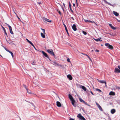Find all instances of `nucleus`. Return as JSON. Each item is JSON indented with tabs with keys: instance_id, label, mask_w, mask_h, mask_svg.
I'll return each mask as SVG.
<instances>
[{
	"instance_id": "nucleus-50",
	"label": "nucleus",
	"mask_w": 120,
	"mask_h": 120,
	"mask_svg": "<svg viewBox=\"0 0 120 120\" xmlns=\"http://www.w3.org/2000/svg\"><path fill=\"white\" fill-rule=\"evenodd\" d=\"M88 57L89 58V59H90V60L91 61V58L89 57V56H88Z\"/></svg>"
},
{
	"instance_id": "nucleus-42",
	"label": "nucleus",
	"mask_w": 120,
	"mask_h": 120,
	"mask_svg": "<svg viewBox=\"0 0 120 120\" xmlns=\"http://www.w3.org/2000/svg\"><path fill=\"white\" fill-rule=\"evenodd\" d=\"M109 26H110L111 27L112 26V25L111 24H109Z\"/></svg>"
},
{
	"instance_id": "nucleus-35",
	"label": "nucleus",
	"mask_w": 120,
	"mask_h": 120,
	"mask_svg": "<svg viewBox=\"0 0 120 120\" xmlns=\"http://www.w3.org/2000/svg\"><path fill=\"white\" fill-rule=\"evenodd\" d=\"M96 90L97 91H98L100 92H101V90H100L98 89H96Z\"/></svg>"
},
{
	"instance_id": "nucleus-47",
	"label": "nucleus",
	"mask_w": 120,
	"mask_h": 120,
	"mask_svg": "<svg viewBox=\"0 0 120 120\" xmlns=\"http://www.w3.org/2000/svg\"><path fill=\"white\" fill-rule=\"evenodd\" d=\"M38 3V4L40 5V4H41V2H39Z\"/></svg>"
},
{
	"instance_id": "nucleus-19",
	"label": "nucleus",
	"mask_w": 120,
	"mask_h": 120,
	"mask_svg": "<svg viewBox=\"0 0 120 120\" xmlns=\"http://www.w3.org/2000/svg\"><path fill=\"white\" fill-rule=\"evenodd\" d=\"M113 13L114 14V15L117 16L119 15V14L118 13H117V12L115 11H113Z\"/></svg>"
},
{
	"instance_id": "nucleus-16",
	"label": "nucleus",
	"mask_w": 120,
	"mask_h": 120,
	"mask_svg": "<svg viewBox=\"0 0 120 120\" xmlns=\"http://www.w3.org/2000/svg\"><path fill=\"white\" fill-rule=\"evenodd\" d=\"M101 38H98L97 39H95L94 38V39L96 41H102V40H101Z\"/></svg>"
},
{
	"instance_id": "nucleus-39",
	"label": "nucleus",
	"mask_w": 120,
	"mask_h": 120,
	"mask_svg": "<svg viewBox=\"0 0 120 120\" xmlns=\"http://www.w3.org/2000/svg\"><path fill=\"white\" fill-rule=\"evenodd\" d=\"M10 53H11V56H12L13 57V56H14V55H13V53L12 52H11Z\"/></svg>"
},
{
	"instance_id": "nucleus-18",
	"label": "nucleus",
	"mask_w": 120,
	"mask_h": 120,
	"mask_svg": "<svg viewBox=\"0 0 120 120\" xmlns=\"http://www.w3.org/2000/svg\"><path fill=\"white\" fill-rule=\"evenodd\" d=\"M116 110L115 109H112L111 111V112L112 114H113L115 112Z\"/></svg>"
},
{
	"instance_id": "nucleus-5",
	"label": "nucleus",
	"mask_w": 120,
	"mask_h": 120,
	"mask_svg": "<svg viewBox=\"0 0 120 120\" xmlns=\"http://www.w3.org/2000/svg\"><path fill=\"white\" fill-rule=\"evenodd\" d=\"M41 52L42 53L43 55H44L45 56L48 58H49V57L48 56L47 54L46 53L43 51H41Z\"/></svg>"
},
{
	"instance_id": "nucleus-25",
	"label": "nucleus",
	"mask_w": 120,
	"mask_h": 120,
	"mask_svg": "<svg viewBox=\"0 0 120 120\" xmlns=\"http://www.w3.org/2000/svg\"><path fill=\"white\" fill-rule=\"evenodd\" d=\"M110 45H109V43H106L105 44V45L106 46L108 47V48H109V46Z\"/></svg>"
},
{
	"instance_id": "nucleus-59",
	"label": "nucleus",
	"mask_w": 120,
	"mask_h": 120,
	"mask_svg": "<svg viewBox=\"0 0 120 120\" xmlns=\"http://www.w3.org/2000/svg\"><path fill=\"white\" fill-rule=\"evenodd\" d=\"M0 56L1 57H3L2 56H1V55H0Z\"/></svg>"
},
{
	"instance_id": "nucleus-40",
	"label": "nucleus",
	"mask_w": 120,
	"mask_h": 120,
	"mask_svg": "<svg viewBox=\"0 0 120 120\" xmlns=\"http://www.w3.org/2000/svg\"><path fill=\"white\" fill-rule=\"evenodd\" d=\"M4 33H5V34L8 37V35H7V33L6 32V30L4 31Z\"/></svg>"
},
{
	"instance_id": "nucleus-62",
	"label": "nucleus",
	"mask_w": 120,
	"mask_h": 120,
	"mask_svg": "<svg viewBox=\"0 0 120 120\" xmlns=\"http://www.w3.org/2000/svg\"><path fill=\"white\" fill-rule=\"evenodd\" d=\"M63 5H64V6H65V4H64L63 3Z\"/></svg>"
},
{
	"instance_id": "nucleus-33",
	"label": "nucleus",
	"mask_w": 120,
	"mask_h": 120,
	"mask_svg": "<svg viewBox=\"0 0 120 120\" xmlns=\"http://www.w3.org/2000/svg\"><path fill=\"white\" fill-rule=\"evenodd\" d=\"M69 7H70V10L72 12H73V11L71 10V5L70 4H69Z\"/></svg>"
},
{
	"instance_id": "nucleus-17",
	"label": "nucleus",
	"mask_w": 120,
	"mask_h": 120,
	"mask_svg": "<svg viewBox=\"0 0 120 120\" xmlns=\"http://www.w3.org/2000/svg\"><path fill=\"white\" fill-rule=\"evenodd\" d=\"M63 24L65 27V30H66L67 34L68 35H69V34H68V30L67 29V27H66V26L65 25V24H64V22L63 23Z\"/></svg>"
},
{
	"instance_id": "nucleus-36",
	"label": "nucleus",
	"mask_w": 120,
	"mask_h": 120,
	"mask_svg": "<svg viewBox=\"0 0 120 120\" xmlns=\"http://www.w3.org/2000/svg\"><path fill=\"white\" fill-rule=\"evenodd\" d=\"M82 33H83V34L84 35H86L87 34V33H86V32L85 31H83L82 32Z\"/></svg>"
},
{
	"instance_id": "nucleus-7",
	"label": "nucleus",
	"mask_w": 120,
	"mask_h": 120,
	"mask_svg": "<svg viewBox=\"0 0 120 120\" xmlns=\"http://www.w3.org/2000/svg\"><path fill=\"white\" fill-rule=\"evenodd\" d=\"M72 28L74 31H76L77 30L76 26L75 24H74L72 26Z\"/></svg>"
},
{
	"instance_id": "nucleus-28",
	"label": "nucleus",
	"mask_w": 120,
	"mask_h": 120,
	"mask_svg": "<svg viewBox=\"0 0 120 120\" xmlns=\"http://www.w3.org/2000/svg\"><path fill=\"white\" fill-rule=\"evenodd\" d=\"M7 24L9 28V30H11L12 28H11V26H10V25H8V24Z\"/></svg>"
},
{
	"instance_id": "nucleus-14",
	"label": "nucleus",
	"mask_w": 120,
	"mask_h": 120,
	"mask_svg": "<svg viewBox=\"0 0 120 120\" xmlns=\"http://www.w3.org/2000/svg\"><path fill=\"white\" fill-rule=\"evenodd\" d=\"M98 81L101 83H105V84H106V82L104 80H99L98 79H97Z\"/></svg>"
},
{
	"instance_id": "nucleus-64",
	"label": "nucleus",
	"mask_w": 120,
	"mask_h": 120,
	"mask_svg": "<svg viewBox=\"0 0 120 120\" xmlns=\"http://www.w3.org/2000/svg\"><path fill=\"white\" fill-rule=\"evenodd\" d=\"M33 106H34V107H35L34 105L33 104Z\"/></svg>"
},
{
	"instance_id": "nucleus-26",
	"label": "nucleus",
	"mask_w": 120,
	"mask_h": 120,
	"mask_svg": "<svg viewBox=\"0 0 120 120\" xmlns=\"http://www.w3.org/2000/svg\"><path fill=\"white\" fill-rule=\"evenodd\" d=\"M58 66H60V67H61V68H64V65H61V64H58Z\"/></svg>"
},
{
	"instance_id": "nucleus-4",
	"label": "nucleus",
	"mask_w": 120,
	"mask_h": 120,
	"mask_svg": "<svg viewBox=\"0 0 120 120\" xmlns=\"http://www.w3.org/2000/svg\"><path fill=\"white\" fill-rule=\"evenodd\" d=\"M96 105L97 106V107H98V108H99V109H100V110H101V111H103V110L102 109L101 107V106L97 102H96Z\"/></svg>"
},
{
	"instance_id": "nucleus-10",
	"label": "nucleus",
	"mask_w": 120,
	"mask_h": 120,
	"mask_svg": "<svg viewBox=\"0 0 120 120\" xmlns=\"http://www.w3.org/2000/svg\"><path fill=\"white\" fill-rule=\"evenodd\" d=\"M79 100L81 102L84 103V104L85 105H87V103L85 102V101L83 100L82 99L80 98H79Z\"/></svg>"
},
{
	"instance_id": "nucleus-6",
	"label": "nucleus",
	"mask_w": 120,
	"mask_h": 120,
	"mask_svg": "<svg viewBox=\"0 0 120 120\" xmlns=\"http://www.w3.org/2000/svg\"><path fill=\"white\" fill-rule=\"evenodd\" d=\"M43 19L48 22H52V21L51 20H50L49 19H48L45 17H43Z\"/></svg>"
},
{
	"instance_id": "nucleus-27",
	"label": "nucleus",
	"mask_w": 120,
	"mask_h": 120,
	"mask_svg": "<svg viewBox=\"0 0 120 120\" xmlns=\"http://www.w3.org/2000/svg\"><path fill=\"white\" fill-rule=\"evenodd\" d=\"M41 30H42L43 31V34H45V30L44 29H42V28H41Z\"/></svg>"
},
{
	"instance_id": "nucleus-29",
	"label": "nucleus",
	"mask_w": 120,
	"mask_h": 120,
	"mask_svg": "<svg viewBox=\"0 0 120 120\" xmlns=\"http://www.w3.org/2000/svg\"><path fill=\"white\" fill-rule=\"evenodd\" d=\"M36 50H37V49H36V48H35V47L34 46V45L32 43H31V44H30Z\"/></svg>"
},
{
	"instance_id": "nucleus-24",
	"label": "nucleus",
	"mask_w": 120,
	"mask_h": 120,
	"mask_svg": "<svg viewBox=\"0 0 120 120\" xmlns=\"http://www.w3.org/2000/svg\"><path fill=\"white\" fill-rule=\"evenodd\" d=\"M109 47V48L111 49H113V48L112 45H110Z\"/></svg>"
},
{
	"instance_id": "nucleus-55",
	"label": "nucleus",
	"mask_w": 120,
	"mask_h": 120,
	"mask_svg": "<svg viewBox=\"0 0 120 120\" xmlns=\"http://www.w3.org/2000/svg\"><path fill=\"white\" fill-rule=\"evenodd\" d=\"M107 3L108 4H109L110 5H111V4H109V3H107Z\"/></svg>"
},
{
	"instance_id": "nucleus-20",
	"label": "nucleus",
	"mask_w": 120,
	"mask_h": 120,
	"mask_svg": "<svg viewBox=\"0 0 120 120\" xmlns=\"http://www.w3.org/2000/svg\"><path fill=\"white\" fill-rule=\"evenodd\" d=\"M53 65H55L56 66H58L59 64H58L56 62H54L53 63Z\"/></svg>"
},
{
	"instance_id": "nucleus-22",
	"label": "nucleus",
	"mask_w": 120,
	"mask_h": 120,
	"mask_svg": "<svg viewBox=\"0 0 120 120\" xmlns=\"http://www.w3.org/2000/svg\"><path fill=\"white\" fill-rule=\"evenodd\" d=\"M3 47H4V49H5L7 52H9L10 53L11 52L10 51H9L4 46H2Z\"/></svg>"
},
{
	"instance_id": "nucleus-11",
	"label": "nucleus",
	"mask_w": 120,
	"mask_h": 120,
	"mask_svg": "<svg viewBox=\"0 0 120 120\" xmlns=\"http://www.w3.org/2000/svg\"><path fill=\"white\" fill-rule=\"evenodd\" d=\"M68 78L70 80H71L72 79V77L70 75H67Z\"/></svg>"
},
{
	"instance_id": "nucleus-44",
	"label": "nucleus",
	"mask_w": 120,
	"mask_h": 120,
	"mask_svg": "<svg viewBox=\"0 0 120 120\" xmlns=\"http://www.w3.org/2000/svg\"><path fill=\"white\" fill-rule=\"evenodd\" d=\"M58 13L60 15H61V13L60 11H59L58 12Z\"/></svg>"
},
{
	"instance_id": "nucleus-56",
	"label": "nucleus",
	"mask_w": 120,
	"mask_h": 120,
	"mask_svg": "<svg viewBox=\"0 0 120 120\" xmlns=\"http://www.w3.org/2000/svg\"><path fill=\"white\" fill-rule=\"evenodd\" d=\"M14 13H15V14H16V13H15V12L14 11Z\"/></svg>"
},
{
	"instance_id": "nucleus-41",
	"label": "nucleus",
	"mask_w": 120,
	"mask_h": 120,
	"mask_svg": "<svg viewBox=\"0 0 120 120\" xmlns=\"http://www.w3.org/2000/svg\"><path fill=\"white\" fill-rule=\"evenodd\" d=\"M17 17L18 18V19H19L20 21H21L20 19V18L18 17V16L17 15Z\"/></svg>"
},
{
	"instance_id": "nucleus-54",
	"label": "nucleus",
	"mask_w": 120,
	"mask_h": 120,
	"mask_svg": "<svg viewBox=\"0 0 120 120\" xmlns=\"http://www.w3.org/2000/svg\"><path fill=\"white\" fill-rule=\"evenodd\" d=\"M85 55H86V56H87L88 57V56H89L87 55V54H85Z\"/></svg>"
},
{
	"instance_id": "nucleus-34",
	"label": "nucleus",
	"mask_w": 120,
	"mask_h": 120,
	"mask_svg": "<svg viewBox=\"0 0 120 120\" xmlns=\"http://www.w3.org/2000/svg\"><path fill=\"white\" fill-rule=\"evenodd\" d=\"M111 27L113 30H115L116 29V28L112 26Z\"/></svg>"
},
{
	"instance_id": "nucleus-38",
	"label": "nucleus",
	"mask_w": 120,
	"mask_h": 120,
	"mask_svg": "<svg viewBox=\"0 0 120 120\" xmlns=\"http://www.w3.org/2000/svg\"><path fill=\"white\" fill-rule=\"evenodd\" d=\"M67 61L68 62H70V59L69 58H68L67 59Z\"/></svg>"
},
{
	"instance_id": "nucleus-13",
	"label": "nucleus",
	"mask_w": 120,
	"mask_h": 120,
	"mask_svg": "<svg viewBox=\"0 0 120 120\" xmlns=\"http://www.w3.org/2000/svg\"><path fill=\"white\" fill-rule=\"evenodd\" d=\"M115 72L117 73H120V70L117 68H115Z\"/></svg>"
},
{
	"instance_id": "nucleus-37",
	"label": "nucleus",
	"mask_w": 120,
	"mask_h": 120,
	"mask_svg": "<svg viewBox=\"0 0 120 120\" xmlns=\"http://www.w3.org/2000/svg\"><path fill=\"white\" fill-rule=\"evenodd\" d=\"M1 27L2 28L4 31H5V29L2 26V25H1Z\"/></svg>"
},
{
	"instance_id": "nucleus-9",
	"label": "nucleus",
	"mask_w": 120,
	"mask_h": 120,
	"mask_svg": "<svg viewBox=\"0 0 120 120\" xmlns=\"http://www.w3.org/2000/svg\"><path fill=\"white\" fill-rule=\"evenodd\" d=\"M79 87L80 88L82 89L84 91H86V88L84 86L80 85L79 86Z\"/></svg>"
},
{
	"instance_id": "nucleus-15",
	"label": "nucleus",
	"mask_w": 120,
	"mask_h": 120,
	"mask_svg": "<svg viewBox=\"0 0 120 120\" xmlns=\"http://www.w3.org/2000/svg\"><path fill=\"white\" fill-rule=\"evenodd\" d=\"M109 95H114L115 94V93L113 91H111L109 93Z\"/></svg>"
},
{
	"instance_id": "nucleus-60",
	"label": "nucleus",
	"mask_w": 120,
	"mask_h": 120,
	"mask_svg": "<svg viewBox=\"0 0 120 120\" xmlns=\"http://www.w3.org/2000/svg\"><path fill=\"white\" fill-rule=\"evenodd\" d=\"M105 84V86L106 87L107 85H106V84Z\"/></svg>"
},
{
	"instance_id": "nucleus-45",
	"label": "nucleus",
	"mask_w": 120,
	"mask_h": 120,
	"mask_svg": "<svg viewBox=\"0 0 120 120\" xmlns=\"http://www.w3.org/2000/svg\"><path fill=\"white\" fill-rule=\"evenodd\" d=\"M95 51L96 52H99V50L98 49H96V50H95Z\"/></svg>"
},
{
	"instance_id": "nucleus-51",
	"label": "nucleus",
	"mask_w": 120,
	"mask_h": 120,
	"mask_svg": "<svg viewBox=\"0 0 120 120\" xmlns=\"http://www.w3.org/2000/svg\"><path fill=\"white\" fill-rule=\"evenodd\" d=\"M87 105H88V106H90V105L88 104L87 103Z\"/></svg>"
},
{
	"instance_id": "nucleus-46",
	"label": "nucleus",
	"mask_w": 120,
	"mask_h": 120,
	"mask_svg": "<svg viewBox=\"0 0 120 120\" xmlns=\"http://www.w3.org/2000/svg\"><path fill=\"white\" fill-rule=\"evenodd\" d=\"M118 67L120 69V66H118Z\"/></svg>"
},
{
	"instance_id": "nucleus-63",
	"label": "nucleus",
	"mask_w": 120,
	"mask_h": 120,
	"mask_svg": "<svg viewBox=\"0 0 120 120\" xmlns=\"http://www.w3.org/2000/svg\"><path fill=\"white\" fill-rule=\"evenodd\" d=\"M93 50H92L91 51V52H93Z\"/></svg>"
},
{
	"instance_id": "nucleus-30",
	"label": "nucleus",
	"mask_w": 120,
	"mask_h": 120,
	"mask_svg": "<svg viewBox=\"0 0 120 120\" xmlns=\"http://www.w3.org/2000/svg\"><path fill=\"white\" fill-rule=\"evenodd\" d=\"M26 41H27L29 43H30V44H31V42L30 41H29V40H28V39H26Z\"/></svg>"
},
{
	"instance_id": "nucleus-43",
	"label": "nucleus",
	"mask_w": 120,
	"mask_h": 120,
	"mask_svg": "<svg viewBox=\"0 0 120 120\" xmlns=\"http://www.w3.org/2000/svg\"><path fill=\"white\" fill-rule=\"evenodd\" d=\"M69 120H75L73 119L70 118L69 119Z\"/></svg>"
},
{
	"instance_id": "nucleus-48",
	"label": "nucleus",
	"mask_w": 120,
	"mask_h": 120,
	"mask_svg": "<svg viewBox=\"0 0 120 120\" xmlns=\"http://www.w3.org/2000/svg\"><path fill=\"white\" fill-rule=\"evenodd\" d=\"M71 19H73V20H74V19L73 18V17H71Z\"/></svg>"
},
{
	"instance_id": "nucleus-32",
	"label": "nucleus",
	"mask_w": 120,
	"mask_h": 120,
	"mask_svg": "<svg viewBox=\"0 0 120 120\" xmlns=\"http://www.w3.org/2000/svg\"><path fill=\"white\" fill-rule=\"evenodd\" d=\"M10 33L12 34H13V33L12 31V30H10Z\"/></svg>"
},
{
	"instance_id": "nucleus-52",
	"label": "nucleus",
	"mask_w": 120,
	"mask_h": 120,
	"mask_svg": "<svg viewBox=\"0 0 120 120\" xmlns=\"http://www.w3.org/2000/svg\"><path fill=\"white\" fill-rule=\"evenodd\" d=\"M73 5L74 7H75V4H73Z\"/></svg>"
},
{
	"instance_id": "nucleus-31",
	"label": "nucleus",
	"mask_w": 120,
	"mask_h": 120,
	"mask_svg": "<svg viewBox=\"0 0 120 120\" xmlns=\"http://www.w3.org/2000/svg\"><path fill=\"white\" fill-rule=\"evenodd\" d=\"M5 39L6 40V41H7V42L8 43H9V44H11L12 43V42H10V41H8L7 40V39L6 38H5Z\"/></svg>"
},
{
	"instance_id": "nucleus-21",
	"label": "nucleus",
	"mask_w": 120,
	"mask_h": 120,
	"mask_svg": "<svg viewBox=\"0 0 120 120\" xmlns=\"http://www.w3.org/2000/svg\"><path fill=\"white\" fill-rule=\"evenodd\" d=\"M41 37L43 38H44L45 37V34L42 33H41Z\"/></svg>"
},
{
	"instance_id": "nucleus-3",
	"label": "nucleus",
	"mask_w": 120,
	"mask_h": 120,
	"mask_svg": "<svg viewBox=\"0 0 120 120\" xmlns=\"http://www.w3.org/2000/svg\"><path fill=\"white\" fill-rule=\"evenodd\" d=\"M77 116L82 120H86L85 118L82 116L80 114H78Z\"/></svg>"
},
{
	"instance_id": "nucleus-8",
	"label": "nucleus",
	"mask_w": 120,
	"mask_h": 120,
	"mask_svg": "<svg viewBox=\"0 0 120 120\" xmlns=\"http://www.w3.org/2000/svg\"><path fill=\"white\" fill-rule=\"evenodd\" d=\"M56 105L57 106L59 107H60L61 106V105L60 103L58 101H57L56 102Z\"/></svg>"
},
{
	"instance_id": "nucleus-23",
	"label": "nucleus",
	"mask_w": 120,
	"mask_h": 120,
	"mask_svg": "<svg viewBox=\"0 0 120 120\" xmlns=\"http://www.w3.org/2000/svg\"><path fill=\"white\" fill-rule=\"evenodd\" d=\"M26 90L28 93L29 94H30L31 93V91L30 90H28V89H27V88L26 87Z\"/></svg>"
},
{
	"instance_id": "nucleus-57",
	"label": "nucleus",
	"mask_w": 120,
	"mask_h": 120,
	"mask_svg": "<svg viewBox=\"0 0 120 120\" xmlns=\"http://www.w3.org/2000/svg\"><path fill=\"white\" fill-rule=\"evenodd\" d=\"M77 0H76V2L77 4Z\"/></svg>"
},
{
	"instance_id": "nucleus-61",
	"label": "nucleus",
	"mask_w": 120,
	"mask_h": 120,
	"mask_svg": "<svg viewBox=\"0 0 120 120\" xmlns=\"http://www.w3.org/2000/svg\"><path fill=\"white\" fill-rule=\"evenodd\" d=\"M21 22H22V23L23 24H24V22H22L21 21Z\"/></svg>"
},
{
	"instance_id": "nucleus-58",
	"label": "nucleus",
	"mask_w": 120,
	"mask_h": 120,
	"mask_svg": "<svg viewBox=\"0 0 120 120\" xmlns=\"http://www.w3.org/2000/svg\"><path fill=\"white\" fill-rule=\"evenodd\" d=\"M0 56L1 57H3L2 56H1V55H0Z\"/></svg>"
},
{
	"instance_id": "nucleus-12",
	"label": "nucleus",
	"mask_w": 120,
	"mask_h": 120,
	"mask_svg": "<svg viewBox=\"0 0 120 120\" xmlns=\"http://www.w3.org/2000/svg\"><path fill=\"white\" fill-rule=\"evenodd\" d=\"M85 21L86 22H91L92 23H94L95 24L96 23L95 22H94V21H91L88 20H87L86 19H84Z\"/></svg>"
},
{
	"instance_id": "nucleus-53",
	"label": "nucleus",
	"mask_w": 120,
	"mask_h": 120,
	"mask_svg": "<svg viewBox=\"0 0 120 120\" xmlns=\"http://www.w3.org/2000/svg\"><path fill=\"white\" fill-rule=\"evenodd\" d=\"M81 53V54H82L84 55H85V54H84V53Z\"/></svg>"
},
{
	"instance_id": "nucleus-1",
	"label": "nucleus",
	"mask_w": 120,
	"mask_h": 120,
	"mask_svg": "<svg viewBox=\"0 0 120 120\" xmlns=\"http://www.w3.org/2000/svg\"><path fill=\"white\" fill-rule=\"evenodd\" d=\"M68 97L70 99L72 105L75 107H76V105L75 104V101L73 98L72 97L70 94L68 95Z\"/></svg>"
},
{
	"instance_id": "nucleus-2",
	"label": "nucleus",
	"mask_w": 120,
	"mask_h": 120,
	"mask_svg": "<svg viewBox=\"0 0 120 120\" xmlns=\"http://www.w3.org/2000/svg\"><path fill=\"white\" fill-rule=\"evenodd\" d=\"M47 52L51 54L53 56H55V54L53 52L52 49H48L47 50Z\"/></svg>"
},
{
	"instance_id": "nucleus-49",
	"label": "nucleus",
	"mask_w": 120,
	"mask_h": 120,
	"mask_svg": "<svg viewBox=\"0 0 120 120\" xmlns=\"http://www.w3.org/2000/svg\"><path fill=\"white\" fill-rule=\"evenodd\" d=\"M90 92L91 93V94L93 95H94V94H93V92L91 91H90Z\"/></svg>"
}]
</instances>
